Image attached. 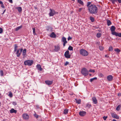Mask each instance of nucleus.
<instances>
[{"mask_svg":"<svg viewBox=\"0 0 121 121\" xmlns=\"http://www.w3.org/2000/svg\"><path fill=\"white\" fill-rule=\"evenodd\" d=\"M112 116V117L114 118L118 119L119 118V117L116 114L112 113L111 114Z\"/></svg>","mask_w":121,"mask_h":121,"instance_id":"9","label":"nucleus"},{"mask_svg":"<svg viewBox=\"0 0 121 121\" xmlns=\"http://www.w3.org/2000/svg\"><path fill=\"white\" fill-rule=\"evenodd\" d=\"M99 48L100 50H102L104 49V48L102 46H99Z\"/></svg>","mask_w":121,"mask_h":121,"instance_id":"40","label":"nucleus"},{"mask_svg":"<svg viewBox=\"0 0 121 121\" xmlns=\"http://www.w3.org/2000/svg\"><path fill=\"white\" fill-rule=\"evenodd\" d=\"M2 4V2L0 1V4Z\"/></svg>","mask_w":121,"mask_h":121,"instance_id":"57","label":"nucleus"},{"mask_svg":"<svg viewBox=\"0 0 121 121\" xmlns=\"http://www.w3.org/2000/svg\"><path fill=\"white\" fill-rule=\"evenodd\" d=\"M72 38L71 37H70L69 36V40L71 39H72Z\"/></svg>","mask_w":121,"mask_h":121,"instance_id":"54","label":"nucleus"},{"mask_svg":"<svg viewBox=\"0 0 121 121\" xmlns=\"http://www.w3.org/2000/svg\"><path fill=\"white\" fill-rule=\"evenodd\" d=\"M22 27V26H18L16 27L15 29L16 31H17Z\"/></svg>","mask_w":121,"mask_h":121,"instance_id":"25","label":"nucleus"},{"mask_svg":"<svg viewBox=\"0 0 121 121\" xmlns=\"http://www.w3.org/2000/svg\"><path fill=\"white\" fill-rule=\"evenodd\" d=\"M70 55H69V58L70 57Z\"/></svg>","mask_w":121,"mask_h":121,"instance_id":"59","label":"nucleus"},{"mask_svg":"<svg viewBox=\"0 0 121 121\" xmlns=\"http://www.w3.org/2000/svg\"><path fill=\"white\" fill-rule=\"evenodd\" d=\"M55 51H56L57 52L60 49V47H59L58 46H55Z\"/></svg>","mask_w":121,"mask_h":121,"instance_id":"16","label":"nucleus"},{"mask_svg":"<svg viewBox=\"0 0 121 121\" xmlns=\"http://www.w3.org/2000/svg\"><path fill=\"white\" fill-rule=\"evenodd\" d=\"M117 35V36H118L120 37H121V33H118Z\"/></svg>","mask_w":121,"mask_h":121,"instance_id":"46","label":"nucleus"},{"mask_svg":"<svg viewBox=\"0 0 121 121\" xmlns=\"http://www.w3.org/2000/svg\"><path fill=\"white\" fill-rule=\"evenodd\" d=\"M118 2L119 3H121V0H117Z\"/></svg>","mask_w":121,"mask_h":121,"instance_id":"53","label":"nucleus"},{"mask_svg":"<svg viewBox=\"0 0 121 121\" xmlns=\"http://www.w3.org/2000/svg\"><path fill=\"white\" fill-rule=\"evenodd\" d=\"M45 83H52V81H49V80H46L45 81Z\"/></svg>","mask_w":121,"mask_h":121,"instance_id":"28","label":"nucleus"},{"mask_svg":"<svg viewBox=\"0 0 121 121\" xmlns=\"http://www.w3.org/2000/svg\"><path fill=\"white\" fill-rule=\"evenodd\" d=\"M17 46L16 45H15V46L14 52H16L17 51Z\"/></svg>","mask_w":121,"mask_h":121,"instance_id":"41","label":"nucleus"},{"mask_svg":"<svg viewBox=\"0 0 121 121\" xmlns=\"http://www.w3.org/2000/svg\"><path fill=\"white\" fill-rule=\"evenodd\" d=\"M79 52L81 55L84 56H86L88 55V52L83 48L80 50Z\"/></svg>","mask_w":121,"mask_h":121,"instance_id":"2","label":"nucleus"},{"mask_svg":"<svg viewBox=\"0 0 121 121\" xmlns=\"http://www.w3.org/2000/svg\"><path fill=\"white\" fill-rule=\"evenodd\" d=\"M101 34L100 33H97L96 35V36L97 37L99 38L101 36Z\"/></svg>","mask_w":121,"mask_h":121,"instance_id":"30","label":"nucleus"},{"mask_svg":"<svg viewBox=\"0 0 121 121\" xmlns=\"http://www.w3.org/2000/svg\"><path fill=\"white\" fill-rule=\"evenodd\" d=\"M118 96H121V93H119L118 95Z\"/></svg>","mask_w":121,"mask_h":121,"instance_id":"56","label":"nucleus"},{"mask_svg":"<svg viewBox=\"0 0 121 121\" xmlns=\"http://www.w3.org/2000/svg\"><path fill=\"white\" fill-rule=\"evenodd\" d=\"M90 19L92 22H93L94 21V19L92 17H90Z\"/></svg>","mask_w":121,"mask_h":121,"instance_id":"35","label":"nucleus"},{"mask_svg":"<svg viewBox=\"0 0 121 121\" xmlns=\"http://www.w3.org/2000/svg\"><path fill=\"white\" fill-rule=\"evenodd\" d=\"M112 121H116V120L115 119H113V120Z\"/></svg>","mask_w":121,"mask_h":121,"instance_id":"60","label":"nucleus"},{"mask_svg":"<svg viewBox=\"0 0 121 121\" xmlns=\"http://www.w3.org/2000/svg\"><path fill=\"white\" fill-rule=\"evenodd\" d=\"M116 29L115 27L114 26H112L110 30L112 32L114 31Z\"/></svg>","mask_w":121,"mask_h":121,"instance_id":"15","label":"nucleus"},{"mask_svg":"<svg viewBox=\"0 0 121 121\" xmlns=\"http://www.w3.org/2000/svg\"><path fill=\"white\" fill-rule=\"evenodd\" d=\"M33 61L32 60H27L24 62V65H25L31 66L33 63Z\"/></svg>","mask_w":121,"mask_h":121,"instance_id":"4","label":"nucleus"},{"mask_svg":"<svg viewBox=\"0 0 121 121\" xmlns=\"http://www.w3.org/2000/svg\"><path fill=\"white\" fill-rule=\"evenodd\" d=\"M86 114V112L83 111H80L79 113V115L81 116H84Z\"/></svg>","mask_w":121,"mask_h":121,"instance_id":"8","label":"nucleus"},{"mask_svg":"<svg viewBox=\"0 0 121 121\" xmlns=\"http://www.w3.org/2000/svg\"><path fill=\"white\" fill-rule=\"evenodd\" d=\"M5 10L4 11V12H3V13H4L5 12Z\"/></svg>","mask_w":121,"mask_h":121,"instance_id":"62","label":"nucleus"},{"mask_svg":"<svg viewBox=\"0 0 121 121\" xmlns=\"http://www.w3.org/2000/svg\"><path fill=\"white\" fill-rule=\"evenodd\" d=\"M115 51L117 52L118 53L120 51V50L118 49V48H116V49H115Z\"/></svg>","mask_w":121,"mask_h":121,"instance_id":"39","label":"nucleus"},{"mask_svg":"<svg viewBox=\"0 0 121 121\" xmlns=\"http://www.w3.org/2000/svg\"><path fill=\"white\" fill-rule=\"evenodd\" d=\"M10 112V113H16L17 112V111L14 110L13 108H12L9 111Z\"/></svg>","mask_w":121,"mask_h":121,"instance_id":"12","label":"nucleus"},{"mask_svg":"<svg viewBox=\"0 0 121 121\" xmlns=\"http://www.w3.org/2000/svg\"><path fill=\"white\" fill-rule=\"evenodd\" d=\"M68 109H65L64 110V114H66L68 112Z\"/></svg>","mask_w":121,"mask_h":121,"instance_id":"37","label":"nucleus"},{"mask_svg":"<svg viewBox=\"0 0 121 121\" xmlns=\"http://www.w3.org/2000/svg\"><path fill=\"white\" fill-rule=\"evenodd\" d=\"M68 64V62L67 61L66 62V63L65 64V65H66Z\"/></svg>","mask_w":121,"mask_h":121,"instance_id":"51","label":"nucleus"},{"mask_svg":"<svg viewBox=\"0 0 121 121\" xmlns=\"http://www.w3.org/2000/svg\"><path fill=\"white\" fill-rule=\"evenodd\" d=\"M14 105H17V104L16 102H13L12 103Z\"/></svg>","mask_w":121,"mask_h":121,"instance_id":"44","label":"nucleus"},{"mask_svg":"<svg viewBox=\"0 0 121 121\" xmlns=\"http://www.w3.org/2000/svg\"><path fill=\"white\" fill-rule=\"evenodd\" d=\"M89 72H92L93 73H94L95 72V71L94 70H92V69H90L89 71Z\"/></svg>","mask_w":121,"mask_h":121,"instance_id":"45","label":"nucleus"},{"mask_svg":"<svg viewBox=\"0 0 121 121\" xmlns=\"http://www.w3.org/2000/svg\"><path fill=\"white\" fill-rule=\"evenodd\" d=\"M26 49H24L22 52L23 55L24 56H25L26 54Z\"/></svg>","mask_w":121,"mask_h":121,"instance_id":"21","label":"nucleus"},{"mask_svg":"<svg viewBox=\"0 0 121 121\" xmlns=\"http://www.w3.org/2000/svg\"><path fill=\"white\" fill-rule=\"evenodd\" d=\"M113 50V48L112 47L110 46L109 48V50L110 51H112Z\"/></svg>","mask_w":121,"mask_h":121,"instance_id":"33","label":"nucleus"},{"mask_svg":"<svg viewBox=\"0 0 121 121\" xmlns=\"http://www.w3.org/2000/svg\"><path fill=\"white\" fill-rule=\"evenodd\" d=\"M89 75H90V76H91V74H89Z\"/></svg>","mask_w":121,"mask_h":121,"instance_id":"61","label":"nucleus"},{"mask_svg":"<svg viewBox=\"0 0 121 121\" xmlns=\"http://www.w3.org/2000/svg\"><path fill=\"white\" fill-rule=\"evenodd\" d=\"M3 32V29L1 28H0V34L2 33Z\"/></svg>","mask_w":121,"mask_h":121,"instance_id":"48","label":"nucleus"},{"mask_svg":"<svg viewBox=\"0 0 121 121\" xmlns=\"http://www.w3.org/2000/svg\"><path fill=\"white\" fill-rule=\"evenodd\" d=\"M50 36L51 37L55 38L56 36V35L53 32L50 35Z\"/></svg>","mask_w":121,"mask_h":121,"instance_id":"18","label":"nucleus"},{"mask_svg":"<svg viewBox=\"0 0 121 121\" xmlns=\"http://www.w3.org/2000/svg\"><path fill=\"white\" fill-rule=\"evenodd\" d=\"M120 105H119L116 108V110L117 111H118L120 110Z\"/></svg>","mask_w":121,"mask_h":121,"instance_id":"38","label":"nucleus"},{"mask_svg":"<svg viewBox=\"0 0 121 121\" xmlns=\"http://www.w3.org/2000/svg\"><path fill=\"white\" fill-rule=\"evenodd\" d=\"M36 67L38 70H39L40 71H41L42 70V68L40 65H36Z\"/></svg>","mask_w":121,"mask_h":121,"instance_id":"14","label":"nucleus"},{"mask_svg":"<svg viewBox=\"0 0 121 121\" xmlns=\"http://www.w3.org/2000/svg\"><path fill=\"white\" fill-rule=\"evenodd\" d=\"M18 10V11L19 12H21L22 11V8L20 7H17L16 8Z\"/></svg>","mask_w":121,"mask_h":121,"instance_id":"20","label":"nucleus"},{"mask_svg":"<svg viewBox=\"0 0 121 121\" xmlns=\"http://www.w3.org/2000/svg\"><path fill=\"white\" fill-rule=\"evenodd\" d=\"M73 47L71 46H69V50H73Z\"/></svg>","mask_w":121,"mask_h":121,"instance_id":"36","label":"nucleus"},{"mask_svg":"<svg viewBox=\"0 0 121 121\" xmlns=\"http://www.w3.org/2000/svg\"><path fill=\"white\" fill-rule=\"evenodd\" d=\"M90 5H91V2H88L87 3V6L88 8L90 6Z\"/></svg>","mask_w":121,"mask_h":121,"instance_id":"32","label":"nucleus"},{"mask_svg":"<svg viewBox=\"0 0 121 121\" xmlns=\"http://www.w3.org/2000/svg\"><path fill=\"white\" fill-rule=\"evenodd\" d=\"M88 9L89 12L91 14H96L98 12L97 7L94 4H91Z\"/></svg>","mask_w":121,"mask_h":121,"instance_id":"1","label":"nucleus"},{"mask_svg":"<svg viewBox=\"0 0 121 121\" xmlns=\"http://www.w3.org/2000/svg\"><path fill=\"white\" fill-rule=\"evenodd\" d=\"M76 103L78 104H79L81 102V100L80 99H76Z\"/></svg>","mask_w":121,"mask_h":121,"instance_id":"24","label":"nucleus"},{"mask_svg":"<svg viewBox=\"0 0 121 121\" xmlns=\"http://www.w3.org/2000/svg\"><path fill=\"white\" fill-rule=\"evenodd\" d=\"M113 77L111 75H109L107 77V79L108 81H111L112 80Z\"/></svg>","mask_w":121,"mask_h":121,"instance_id":"11","label":"nucleus"},{"mask_svg":"<svg viewBox=\"0 0 121 121\" xmlns=\"http://www.w3.org/2000/svg\"><path fill=\"white\" fill-rule=\"evenodd\" d=\"M99 76L102 77L103 76V74L101 73H100L99 74Z\"/></svg>","mask_w":121,"mask_h":121,"instance_id":"50","label":"nucleus"},{"mask_svg":"<svg viewBox=\"0 0 121 121\" xmlns=\"http://www.w3.org/2000/svg\"><path fill=\"white\" fill-rule=\"evenodd\" d=\"M64 55L66 58H68V50H67L65 52Z\"/></svg>","mask_w":121,"mask_h":121,"instance_id":"17","label":"nucleus"},{"mask_svg":"<svg viewBox=\"0 0 121 121\" xmlns=\"http://www.w3.org/2000/svg\"><path fill=\"white\" fill-rule=\"evenodd\" d=\"M48 86H49L51 84H47Z\"/></svg>","mask_w":121,"mask_h":121,"instance_id":"58","label":"nucleus"},{"mask_svg":"<svg viewBox=\"0 0 121 121\" xmlns=\"http://www.w3.org/2000/svg\"><path fill=\"white\" fill-rule=\"evenodd\" d=\"M107 25L108 26H109L110 25H111L112 23L109 20H107Z\"/></svg>","mask_w":121,"mask_h":121,"instance_id":"19","label":"nucleus"},{"mask_svg":"<svg viewBox=\"0 0 121 121\" xmlns=\"http://www.w3.org/2000/svg\"><path fill=\"white\" fill-rule=\"evenodd\" d=\"M92 99L94 103L95 104H96L97 103V101L96 98L95 97H93Z\"/></svg>","mask_w":121,"mask_h":121,"instance_id":"13","label":"nucleus"},{"mask_svg":"<svg viewBox=\"0 0 121 121\" xmlns=\"http://www.w3.org/2000/svg\"><path fill=\"white\" fill-rule=\"evenodd\" d=\"M32 29L33 30V33L34 35H36V34L35 32V28H32Z\"/></svg>","mask_w":121,"mask_h":121,"instance_id":"31","label":"nucleus"},{"mask_svg":"<svg viewBox=\"0 0 121 121\" xmlns=\"http://www.w3.org/2000/svg\"><path fill=\"white\" fill-rule=\"evenodd\" d=\"M1 95V94L0 93V95Z\"/></svg>","mask_w":121,"mask_h":121,"instance_id":"64","label":"nucleus"},{"mask_svg":"<svg viewBox=\"0 0 121 121\" xmlns=\"http://www.w3.org/2000/svg\"><path fill=\"white\" fill-rule=\"evenodd\" d=\"M0 105H1V103H0Z\"/></svg>","mask_w":121,"mask_h":121,"instance_id":"63","label":"nucleus"},{"mask_svg":"<svg viewBox=\"0 0 121 121\" xmlns=\"http://www.w3.org/2000/svg\"><path fill=\"white\" fill-rule=\"evenodd\" d=\"M112 1V2L113 4H114L115 2L117 1V0H111Z\"/></svg>","mask_w":121,"mask_h":121,"instance_id":"43","label":"nucleus"},{"mask_svg":"<svg viewBox=\"0 0 121 121\" xmlns=\"http://www.w3.org/2000/svg\"><path fill=\"white\" fill-rule=\"evenodd\" d=\"M0 74L1 76L3 75V71L1 70L0 71Z\"/></svg>","mask_w":121,"mask_h":121,"instance_id":"42","label":"nucleus"},{"mask_svg":"<svg viewBox=\"0 0 121 121\" xmlns=\"http://www.w3.org/2000/svg\"><path fill=\"white\" fill-rule=\"evenodd\" d=\"M34 112L35 113L34 114V117H36L37 119L39 117V116L38 115H37L36 113V112L34 111Z\"/></svg>","mask_w":121,"mask_h":121,"instance_id":"26","label":"nucleus"},{"mask_svg":"<svg viewBox=\"0 0 121 121\" xmlns=\"http://www.w3.org/2000/svg\"><path fill=\"white\" fill-rule=\"evenodd\" d=\"M107 117H108L107 116H106V117L104 116L103 117V119L104 120H106V119L107 118Z\"/></svg>","mask_w":121,"mask_h":121,"instance_id":"47","label":"nucleus"},{"mask_svg":"<svg viewBox=\"0 0 121 121\" xmlns=\"http://www.w3.org/2000/svg\"><path fill=\"white\" fill-rule=\"evenodd\" d=\"M8 96L10 97H12L13 96V95L12 93L10 92L8 95Z\"/></svg>","mask_w":121,"mask_h":121,"instance_id":"29","label":"nucleus"},{"mask_svg":"<svg viewBox=\"0 0 121 121\" xmlns=\"http://www.w3.org/2000/svg\"><path fill=\"white\" fill-rule=\"evenodd\" d=\"M111 34L113 35H115L116 36L117 35L118 33L114 31H113L111 32Z\"/></svg>","mask_w":121,"mask_h":121,"instance_id":"22","label":"nucleus"},{"mask_svg":"<svg viewBox=\"0 0 121 121\" xmlns=\"http://www.w3.org/2000/svg\"><path fill=\"white\" fill-rule=\"evenodd\" d=\"M1 4V7L3 8H4V5H3V3H2V4Z\"/></svg>","mask_w":121,"mask_h":121,"instance_id":"49","label":"nucleus"},{"mask_svg":"<svg viewBox=\"0 0 121 121\" xmlns=\"http://www.w3.org/2000/svg\"><path fill=\"white\" fill-rule=\"evenodd\" d=\"M22 117L24 119L26 120L28 119L29 118L28 115L27 113L23 114L22 115Z\"/></svg>","mask_w":121,"mask_h":121,"instance_id":"7","label":"nucleus"},{"mask_svg":"<svg viewBox=\"0 0 121 121\" xmlns=\"http://www.w3.org/2000/svg\"><path fill=\"white\" fill-rule=\"evenodd\" d=\"M23 50V49L22 48L20 49H19L17 50L16 54H17V57L20 56Z\"/></svg>","mask_w":121,"mask_h":121,"instance_id":"6","label":"nucleus"},{"mask_svg":"<svg viewBox=\"0 0 121 121\" xmlns=\"http://www.w3.org/2000/svg\"><path fill=\"white\" fill-rule=\"evenodd\" d=\"M62 41L64 43L63 45L64 46L65 45V44L67 43V42L66 40V39L64 37H62Z\"/></svg>","mask_w":121,"mask_h":121,"instance_id":"10","label":"nucleus"},{"mask_svg":"<svg viewBox=\"0 0 121 121\" xmlns=\"http://www.w3.org/2000/svg\"><path fill=\"white\" fill-rule=\"evenodd\" d=\"M97 79V78L96 77L94 78H93L91 79H90V81L91 82H92L93 81H94L95 80H96Z\"/></svg>","mask_w":121,"mask_h":121,"instance_id":"34","label":"nucleus"},{"mask_svg":"<svg viewBox=\"0 0 121 121\" xmlns=\"http://www.w3.org/2000/svg\"><path fill=\"white\" fill-rule=\"evenodd\" d=\"M82 8H80L79 9V10H78V11L79 12H80L82 10Z\"/></svg>","mask_w":121,"mask_h":121,"instance_id":"52","label":"nucleus"},{"mask_svg":"<svg viewBox=\"0 0 121 121\" xmlns=\"http://www.w3.org/2000/svg\"><path fill=\"white\" fill-rule=\"evenodd\" d=\"M105 56L106 57H108L109 56L107 55H105Z\"/></svg>","mask_w":121,"mask_h":121,"instance_id":"55","label":"nucleus"},{"mask_svg":"<svg viewBox=\"0 0 121 121\" xmlns=\"http://www.w3.org/2000/svg\"><path fill=\"white\" fill-rule=\"evenodd\" d=\"M78 2L82 5H83V3L82 1L81 0H77Z\"/></svg>","mask_w":121,"mask_h":121,"instance_id":"23","label":"nucleus"},{"mask_svg":"<svg viewBox=\"0 0 121 121\" xmlns=\"http://www.w3.org/2000/svg\"><path fill=\"white\" fill-rule=\"evenodd\" d=\"M50 11L49 13V17L53 16L56 14V12L54 10L50 9Z\"/></svg>","mask_w":121,"mask_h":121,"instance_id":"5","label":"nucleus"},{"mask_svg":"<svg viewBox=\"0 0 121 121\" xmlns=\"http://www.w3.org/2000/svg\"><path fill=\"white\" fill-rule=\"evenodd\" d=\"M86 107L89 108L90 107H91V105L89 103H88L86 104Z\"/></svg>","mask_w":121,"mask_h":121,"instance_id":"27","label":"nucleus"},{"mask_svg":"<svg viewBox=\"0 0 121 121\" xmlns=\"http://www.w3.org/2000/svg\"><path fill=\"white\" fill-rule=\"evenodd\" d=\"M81 73L84 76H86L88 74V72L86 69L83 68L81 71Z\"/></svg>","mask_w":121,"mask_h":121,"instance_id":"3","label":"nucleus"}]
</instances>
